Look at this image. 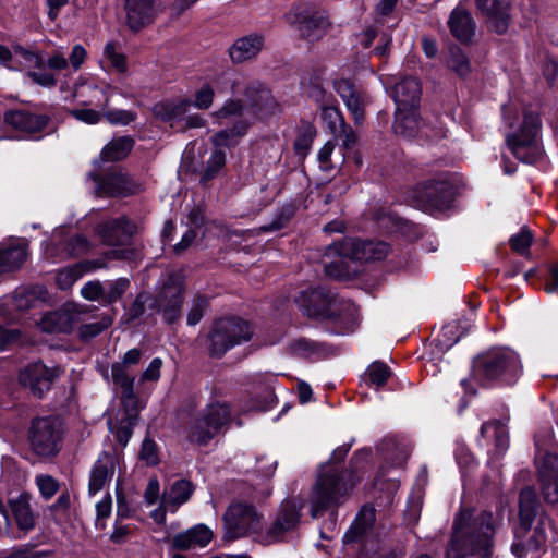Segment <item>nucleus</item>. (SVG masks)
I'll return each mask as SVG.
<instances>
[{
	"label": "nucleus",
	"mask_w": 558,
	"mask_h": 558,
	"mask_svg": "<svg viewBox=\"0 0 558 558\" xmlns=\"http://www.w3.org/2000/svg\"><path fill=\"white\" fill-rule=\"evenodd\" d=\"M215 92L208 84L203 85L195 94L192 106L197 109H208L214 101Z\"/></svg>",
	"instance_id": "nucleus-57"
},
{
	"label": "nucleus",
	"mask_w": 558,
	"mask_h": 558,
	"mask_svg": "<svg viewBox=\"0 0 558 558\" xmlns=\"http://www.w3.org/2000/svg\"><path fill=\"white\" fill-rule=\"evenodd\" d=\"M446 62L448 68L460 78H466L472 72L469 57L458 46L448 49Z\"/></svg>",
	"instance_id": "nucleus-41"
},
{
	"label": "nucleus",
	"mask_w": 558,
	"mask_h": 558,
	"mask_svg": "<svg viewBox=\"0 0 558 558\" xmlns=\"http://www.w3.org/2000/svg\"><path fill=\"white\" fill-rule=\"evenodd\" d=\"M78 118L81 119V122L90 125L97 124L102 120H106L112 125H129L131 122L135 121L137 114L130 110L112 109L107 105L101 111L88 110L78 112Z\"/></svg>",
	"instance_id": "nucleus-24"
},
{
	"label": "nucleus",
	"mask_w": 558,
	"mask_h": 558,
	"mask_svg": "<svg viewBox=\"0 0 558 558\" xmlns=\"http://www.w3.org/2000/svg\"><path fill=\"white\" fill-rule=\"evenodd\" d=\"M501 521L500 514L487 510L460 509L453 519L447 558H464L473 555H478L480 558H493L494 537Z\"/></svg>",
	"instance_id": "nucleus-1"
},
{
	"label": "nucleus",
	"mask_w": 558,
	"mask_h": 558,
	"mask_svg": "<svg viewBox=\"0 0 558 558\" xmlns=\"http://www.w3.org/2000/svg\"><path fill=\"white\" fill-rule=\"evenodd\" d=\"M140 459L147 465H156L159 462L157 445L151 439H145L140 451Z\"/></svg>",
	"instance_id": "nucleus-58"
},
{
	"label": "nucleus",
	"mask_w": 558,
	"mask_h": 558,
	"mask_svg": "<svg viewBox=\"0 0 558 558\" xmlns=\"http://www.w3.org/2000/svg\"><path fill=\"white\" fill-rule=\"evenodd\" d=\"M162 367V360L160 357H155L148 365V367L143 372L141 376L142 381H157L160 377V369Z\"/></svg>",
	"instance_id": "nucleus-62"
},
{
	"label": "nucleus",
	"mask_w": 558,
	"mask_h": 558,
	"mask_svg": "<svg viewBox=\"0 0 558 558\" xmlns=\"http://www.w3.org/2000/svg\"><path fill=\"white\" fill-rule=\"evenodd\" d=\"M28 77L36 84L43 87H53L57 84V78L52 73L46 71H32L27 73Z\"/></svg>",
	"instance_id": "nucleus-59"
},
{
	"label": "nucleus",
	"mask_w": 558,
	"mask_h": 558,
	"mask_svg": "<svg viewBox=\"0 0 558 558\" xmlns=\"http://www.w3.org/2000/svg\"><path fill=\"white\" fill-rule=\"evenodd\" d=\"M112 380L122 391V399L125 402L133 401L134 396V377L130 376L123 364L117 363L111 369Z\"/></svg>",
	"instance_id": "nucleus-43"
},
{
	"label": "nucleus",
	"mask_w": 558,
	"mask_h": 558,
	"mask_svg": "<svg viewBox=\"0 0 558 558\" xmlns=\"http://www.w3.org/2000/svg\"><path fill=\"white\" fill-rule=\"evenodd\" d=\"M448 26L451 35L461 43L470 41L475 33V22L470 11L462 7H456L451 11Z\"/></svg>",
	"instance_id": "nucleus-31"
},
{
	"label": "nucleus",
	"mask_w": 558,
	"mask_h": 558,
	"mask_svg": "<svg viewBox=\"0 0 558 558\" xmlns=\"http://www.w3.org/2000/svg\"><path fill=\"white\" fill-rule=\"evenodd\" d=\"M314 348H315V343L305 338L294 340L290 344L291 352L293 354L300 355V356L310 355L311 353L314 352Z\"/></svg>",
	"instance_id": "nucleus-60"
},
{
	"label": "nucleus",
	"mask_w": 558,
	"mask_h": 558,
	"mask_svg": "<svg viewBox=\"0 0 558 558\" xmlns=\"http://www.w3.org/2000/svg\"><path fill=\"white\" fill-rule=\"evenodd\" d=\"M35 483L45 500H49L59 489V482L48 474L37 475Z\"/></svg>",
	"instance_id": "nucleus-52"
},
{
	"label": "nucleus",
	"mask_w": 558,
	"mask_h": 558,
	"mask_svg": "<svg viewBox=\"0 0 558 558\" xmlns=\"http://www.w3.org/2000/svg\"><path fill=\"white\" fill-rule=\"evenodd\" d=\"M162 0H125V24L132 32H140L151 25L163 12Z\"/></svg>",
	"instance_id": "nucleus-17"
},
{
	"label": "nucleus",
	"mask_w": 558,
	"mask_h": 558,
	"mask_svg": "<svg viewBox=\"0 0 558 558\" xmlns=\"http://www.w3.org/2000/svg\"><path fill=\"white\" fill-rule=\"evenodd\" d=\"M182 290L181 277L174 274L170 275L156 298L144 293L136 296L128 312L129 320L141 317L148 304L162 313L167 323L175 322L181 316Z\"/></svg>",
	"instance_id": "nucleus-4"
},
{
	"label": "nucleus",
	"mask_w": 558,
	"mask_h": 558,
	"mask_svg": "<svg viewBox=\"0 0 558 558\" xmlns=\"http://www.w3.org/2000/svg\"><path fill=\"white\" fill-rule=\"evenodd\" d=\"M63 429L54 416L34 418L28 430V442L33 452L50 458L59 453L62 446Z\"/></svg>",
	"instance_id": "nucleus-8"
},
{
	"label": "nucleus",
	"mask_w": 558,
	"mask_h": 558,
	"mask_svg": "<svg viewBox=\"0 0 558 558\" xmlns=\"http://www.w3.org/2000/svg\"><path fill=\"white\" fill-rule=\"evenodd\" d=\"M208 306V300L204 296H196L193 300L192 307L187 314V324L191 326H195L201 322L204 316V312Z\"/></svg>",
	"instance_id": "nucleus-55"
},
{
	"label": "nucleus",
	"mask_w": 558,
	"mask_h": 558,
	"mask_svg": "<svg viewBox=\"0 0 558 558\" xmlns=\"http://www.w3.org/2000/svg\"><path fill=\"white\" fill-rule=\"evenodd\" d=\"M225 538L234 541L263 533L262 515L245 502L231 504L223 515Z\"/></svg>",
	"instance_id": "nucleus-7"
},
{
	"label": "nucleus",
	"mask_w": 558,
	"mask_h": 558,
	"mask_svg": "<svg viewBox=\"0 0 558 558\" xmlns=\"http://www.w3.org/2000/svg\"><path fill=\"white\" fill-rule=\"evenodd\" d=\"M100 196H126L142 191V185L122 171H113L104 178L93 177Z\"/></svg>",
	"instance_id": "nucleus-19"
},
{
	"label": "nucleus",
	"mask_w": 558,
	"mask_h": 558,
	"mask_svg": "<svg viewBox=\"0 0 558 558\" xmlns=\"http://www.w3.org/2000/svg\"><path fill=\"white\" fill-rule=\"evenodd\" d=\"M89 250L88 240L81 234H76L66 241L64 251L66 256H78Z\"/></svg>",
	"instance_id": "nucleus-54"
},
{
	"label": "nucleus",
	"mask_w": 558,
	"mask_h": 558,
	"mask_svg": "<svg viewBox=\"0 0 558 558\" xmlns=\"http://www.w3.org/2000/svg\"><path fill=\"white\" fill-rule=\"evenodd\" d=\"M245 107L240 100L230 99L214 113L220 124L228 123L243 114Z\"/></svg>",
	"instance_id": "nucleus-47"
},
{
	"label": "nucleus",
	"mask_w": 558,
	"mask_h": 558,
	"mask_svg": "<svg viewBox=\"0 0 558 558\" xmlns=\"http://www.w3.org/2000/svg\"><path fill=\"white\" fill-rule=\"evenodd\" d=\"M11 512L14 521L24 535L35 529L36 517L31 508V496L21 494L17 498L10 501Z\"/></svg>",
	"instance_id": "nucleus-32"
},
{
	"label": "nucleus",
	"mask_w": 558,
	"mask_h": 558,
	"mask_svg": "<svg viewBox=\"0 0 558 558\" xmlns=\"http://www.w3.org/2000/svg\"><path fill=\"white\" fill-rule=\"evenodd\" d=\"M15 60L23 61L25 66L37 68L43 70L45 68V60L36 52L27 50L21 46L14 47Z\"/></svg>",
	"instance_id": "nucleus-50"
},
{
	"label": "nucleus",
	"mask_w": 558,
	"mask_h": 558,
	"mask_svg": "<svg viewBox=\"0 0 558 558\" xmlns=\"http://www.w3.org/2000/svg\"><path fill=\"white\" fill-rule=\"evenodd\" d=\"M81 295L87 301L105 304V283L99 280H90L82 287Z\"/></svg>",
	"instance_id": "nucleus-51"
},
{
	"label": "nucleus",
	"mask_w": 558,
	"mask_h": 558,
	"mask_svg": "<svg viewBox=\"0 0 558 558\" xmlns=\"http://www.w3.org/2000/svg\"><path fill=\"white\" fill-rule=\"evenodd\" d=\"M366 375L371 384L380 387L390 376L389 368L381 362H375L367 368Z\"/></svg>",
	"instance_id": "nucleus-53"
},
{
	"label": "nucleus",
	"mask_w": 558,
	"mask_h": 558,
	"mask_svg": "<svg viewBox=\"0 0 558 558\" xmlns=\"http://www.w3.org/2000/svg\"><path fill=\"white\" fill-rule=\"evenodd\" d=\"M538 478L544 500L547 504H558V459L547 456L539 470Z\"/></svg>",
	"instance_id": "nucleus-23"
},
{
	"label": "nucleus",
	"mask_w": 558,
	"mask_h": 558,
	"mask_svg": "<svg viewBox=\"0 0 558 558\" xmlns=\"http://www.w3.org/2000/svg\"><path fill=\"white\" fill-rule=\"evenodd\" d=\"M481 437L493 439L497 453H502L508 448V429L500 421L485 422L481 426Z\"/></svg>",
	"instance_id": "nucleus-40"
},
{
	"label": "nucleus",
	"mask_w": 558,
	"mask_h": 558,
	"mask_svg": "<svg viewBox=\"0 0 558 558\" xmlns=\"http://www.w3.org/2000/svg\"><path fill=\"white\" fill-rule=\"evenodd\" d=\"M538 114L527 112L524 114L520 130L507 136V144L517 159L525 163H534L542 157L538 143L541 130Z\"/></svg>",
	"instance_id": "nucleus-6"
},
{
	"label": "nucleus",
	"mask_w": 558,
	"mask_h": 558,
	"mask_svg": "<svg viewBox=\"0 0 558 558\" xmlns=\"http://www.w3.org/2000/svg\"><path fill=\"white\" fill-rule=\"evenodd\" d=\"M112 87L109 84L98 85L94 81H84L75 85L73 98L78 107L69 111L77 121L78 112L88 110H104L110 104Z\"/></svg>",
	"instance_id": "nucleus-14"
},
{
	"label": "nucleus",
	"mask_w": 558,
	"mask_h": 558,
	"mask_svg": "<svg viewBox=\"0 0 558 558\" xmlns=\"http://www.w3.org/2000/svg\"><path fill=\"white\" fill-rule=\"evenodd\" d=\"M247 130V124L243 121H236L232 129H226L217 132L211 142L216 148L231 147L235 145L240 137H242Z\"/></svg>",
	"instance_id": "nucleus-42"
},
{
	"label": "nucleus",
	"mask_w": 558,
	"mask_h": 558,
	"mask_svg": "<svg viewBox=\"0 0 558 558\" xmlns=\"http://www.w3.org/2000/svg\"><path fill=\"white\" fill-rule=\"evenodd\" d=\"M45 66L54 71H62L68 69L69 62L62 51L56 50L46 61Z\"/></svg>",
	"instance_id": "nucleus-61"
},
{
	"label": "nucleus",
	"mask_w": 558,
	"mask_h": 558,
	"mask_svg": "<svg viewBox=\"0 0 558 558\" xmlns=\"http://www.w3.org/2000/svg\"><path fill=\"white\" fill-rule=\"evenodd\" d=\"M193 494V485L190 481L178 480L169 487L161 499V506L165 510L175 511L177 508L185 504Z\"/></svg>",
	"instance_id": "nucleus-34"
},
{
	"label": "nucleus",
	"mask_w": 558,
	"mask_h": 558,
	"mask_svg": "<svg viewBox=\"0 0 558 558\" xmlns=\"http://www.w3.org/2000/svg\"><path fill=\"white\" fill-rule=\"evenodd\" d=\"M333 88L342 98L355 123H363L365 101L356 92L354 85L349 80L340 78L333 82Z\"/></svg>",
	"instance_id": "nucleus-29"
},
{
	"label": "nucleus",
	"mask_w": 558,
	"mask_h": 558,
	"mask_svg": "<svg viewBox=\"0 0 558 558\" xmlns=\"http://www.w3.org/2000/svg\"><path fill=\"white\" fill-rule=\"evenodd\" d=\"M287 22L294 25L301 36L314 41L325 36L330 28L328 16L306 7H296L286 14Z\"/></svg>",
	"instance_id": "nucleus-15"
},
{
	"label": "nucleus",
	"mask_w": 558,
	"mask_h": 558,
	"mask_svg": "<svg viewBox=\"0 0 558 558\" xmlns=\"http://www.w3.org/2000/svg\"><path fill=\"white\" fill-rule=\"evenodd\" d=\"M230 409L226 403L208 405L196 416L187 428V439L197 445H206L230 421Z\"/></svg>",
	"instance_id": "nucleus-10"
},
{
	"label": "nucleus",
	"mask_w": 558,
	"mask_h": 558,
	"mask_svg": "<svg viewBox=\"0 0 558 558\" xmlns=\"http://www.w3.org/2000/svg\"><path fill=\"white\" fill-rule=\"evenodd\" d=\"M295 302L307 316L340 318L352 323V327L355 325L356 306L351 301L340 299L325 288L319 287L302 291Z\"/></svg>",
	"instance_id": "nucleus-3"
},
{
	"label": "nucleus",
	"mask_w": 558,
	"mask_h": 558,
	"mask_svg": "<svg viewBox=\"0 0 558 558\" xmlns=\"http://www.w3.org/2000/svg\"><path fill=\"white\" fill-rule=\"evenodd\" d=\"M214 537V532L205 524H197L172 538V546L177 549L187 550L195 547L207 546Z\"/></svg>",
	"instance_id": "nucleus-30"
},
{
	"label": "nucleus",
	"mask_w": 558,
	"mask_h": 558,
	"mask_svg": "<svg viewBox=\"0 0 558 558\" xmlns=\"http://www.w3.org/2000/svg\"><path fill=\"white\" fill-rule=\"evenodd\" d=\"M421 120L417 112V108H411L408 110L396 109V119L393 129L396 134L413 137L421 130Z\"/></svg>",
	"instance_id": "nucleus-37"
},
{
	"label": "nucleus",
	"mask_w": 558,
	"mask_h": 558,
	"mask_svg": "<svg viewBox=\"0 0 558 558\" xmlns=\"http://www.w3.org/2000/svg\"><path fill=\"white\" fill-rule=\"evenodd\" d=\"M325 272L327 276L341 279L348 275L347 268L343 266V260L331 262L325 264Z\"/></svg>",
	"instance_id": "nucleus-64"
},
{
	"label": "nucleus",
	"mask_w": 558,
	"mask_h": 558,
	"mask_svg": "<svg viewBox=\"0 0 558 558\" xmlns=\"http://www.w3.org/2000/svg\"><path fill=\"white\" fill-rule=\"evenodd\" d=\"M130 281L125 278H119L105 283V304L117 302L129 289Z\"/></svg>",
	"instance_id": "nucleus-49"
},
{
	"label": "nucleus",
	"mask_w": 558,
	"mask_h": 558,
	"mask_svg": "<svg viewBox=\"0 0 558 558\" xmlns=\"http://www.w3.org/2000/svg\"><path fill=\"white\" fill-rule=\"evenodd\" d=\"M76 320V313L73 305H64L60 310L46 313L40 322L39 328L45 332H70Z\"/></svg>",
	"instance_id": "nucleus-26"
},
{
	"label": "nucleus",
	"mask_w": 558,
	"mask_h": 558,
	"mask_svg": "<svg viewBox=\"0 0 558 558\" xmlns=\"http://www.w3.org/2000/svg\"><path fill=\"white\" fill-rule=\"evenodd\" d=\"M231 89L235 95L245 97L246 107L254 112L272 114L278 107L269 89L258 81H234Z\"/></svg>",
	"instance_id": "nucleus-16"
},
{
	"label": "nucleus",
	"mask_w": 558,
	"mask_h": 558,
	"mask_svg": "<svg viewBox=\"0 0 558 558\" xmlns=\"http://www.w3.org/2000/svg\"><path fill=\"white\" fill-rule=\"evenodd\" d=\"M421 84L414 77H404L395 85L392 97L396 109L408 110L418 108L421 99Z\"/></svg>",
	"instance_id": "nucleus-28"
},
{
	"label": "nucleus",
	"mask_w": 558,
	"mask_h": 558,
	"mask_svg": "<svg viewBox=\"0 0 558 558\" xmlns=\"http://www.w3.org/2000/svg\"><path fill=\"white\" fill-rule=\"evenodd\" d=\"M26 257L27 247L25 243L0 246V275L19 268L26 260Z\"/></svg>",
	"instance_id": "nucleus-38"
},
{
	"label": "nucleus",
	"mask_w": 558,
	"mask_h": 558,
	"mask_svg": "<svg viewBox=\"0 0 558 558\" xmlns=\"http://www.w3.org/2000/svg\"><path fill=\"white\" fill-rule=\"evenodd\" d=\"M104 59L114 71L119 73L126 72L128 61L120 43L108 41L104 47Z\"/></svg>",
	"instance_id": "nucleus-44"
},
{
	"label": "nucleus",
	"mask_w": 558,
	"mask_h": 558,
	"mask_svg": "<svg viewBox=\"0 0 558 558\" xmlns=\"http://www.w3.org/2000/svg\"><path fill=\"white\" fill-rule=\"evenodd\" d=\"M532 244V234L529 230L522 229L518 234L510 239V245L513 251L524 255Z\"/></svg>",
	"instance_id": "nucleus-56"
},
{
	"label": "nucleus",
	"mask_w": 558,
	"mask_h": 558,
	"mask_svg": "<svg viewBox=\"0 0 558 558\" xmlns=\"http://www.w3.org/2000/svg\"><path fill=\"white\" fill-rule=\"evenodd\" d=\"M389 251L390 247L385 242L351 238L336 242L328 247L330 255L337 254L340 257L360 262L381 260L389 254Z\"/></svg>",
	"instance_id": "nucleus-12"
},
{
	"label": "nucleus",
	"mask_w": 558,
	"mask_h": 558,
	"mask_svg": "<svg viewBox=\"0 0 558 558\" xmlns=\"http://www.w3.org/2000/svg\"><path fill=\"white\" fill-rule=\"evenodd\" d=\"M191 106L192 101L187 98H173L157 102L153 107V113L157 119L167 122L184 116Z\"/></svg>",
	"instance_id": "nucleus-35"
},
{
	"label": "nucleus",
	"mask_w": 558,
	"mask_h": 558,
	"mask_svg": "<svg viewBox=\"0 0 558 558\" xmlns=\"http://www.w3.org/2000/svg\"><path fill=\"white\" fill-rule=\"evenodd\" d=\"M4 121L14 130L32 135L41 132L47 126L49 117L27 109H16L8 111Z\"/></svg>",
	"instance_id": "nucleus-21"
},
{
	"label": "nucleus",
	"mask_w": 558,
	"mask_h": 558,
	"mask_svg": "<svg viewBox=\"0 0 558 558\" xmlns=\"http://www.w3.org/2000/svg\"><path fill=\"white\" fill-rule=\"evenodd\" d=\"M355 485L335 465L323 466L310 495L311 514L317 518L324 511L343 504Z\"/></svg>",
	"instance_id": "nucleus-2"
},
{
	"label": "nucleus",
	"mask_w": 558,
	"mask_h": 558,
	"mask_svg": "<svg viewBox=\"0 0 558 558\" xmlns=\"http://www.w3.org/2000/svg\"><path fill=\"white\" fill-rule=\"evenodd\" d=\"M475 4L497 34L506 33L509 24V0H475Z\"/></svg>",
	"instance_id": "nucleus-22"
},
{
	"label": "nucleus",
	"mask_w": 558,
	"mask_h": 558,
	"mask_svg": "<svg viewBox=\"0 0 558 558\" xmlns=\"http://www.w3.org/2000/svg\"><path fill=\"white\" fill-rule=\"evenodd\" d=\"M322 118L328 124L333 134H338L340 130H344V119L340 110L332 105H322Z\"/></svg>",
	"instance_id": "nucleus-48"
},
{
	"label": "nucleus",
	"mask_w": 558,
	"mask_h": 558,
	"mask_svg": "<svg viewBox=\"0 0 558 558\" xmlns=\"http://www.w3.org/2000/svg\"><path fill=\"white\" fill-rule=\"evenodd\" d=\"M89 263H77L58 271L56 282L62 290L70 289L85 272Z\"/></svg>",
	"instance_id": "nucleus-45"
},
{
	"label": "nucleus",
	"mask_w": 558,
	"mask_h": 558,
	"mask_svg": "<svg viewBox=\"0 0 558 558\" xmlns=\"http://www.w3.org/2000/svg\"><path fill=\"white\" fill-rule=\"evenodd\" d=\"M538 499L536 493L531 487H525L521 490L519 497V517L521 526L529 530L538 511Z\"/></svg>",
	"instance_id": "nucleus-36"
},
{
	"label": "nucleus",
	"mask_w": 558,
	"mask_h": 558,
	"mask_svg": "<svg viewBox=\"0 0 558 558\" xmlns=\"http://www.w3.org/2000/svg\"><path fill=\"white\" fill-rule=\"evenodd\" d=\"M521 372L518 354L510 349H498L478 356L473 364L474 376L486 384H513Z\"/></svg>",
	"instance_id": "nucleus-5"
},
{
	"label": "nucleus",
	"mask_w": 558,
	"mask_h": 558,
	"mask_svg": "<svg viewBox=\"0 0 558 558\" xmlns=\"http://www.w3.org/2000/svg\"><path fill=\"white\" fill-rule=\"evenodd\" d=\"M86 56L87 52L85 48L82 45H75L68 59L69 66H71L73 71H77L84 63Z\"/></svg>",
	"instance_id": "nucleus-63"
},
{
	"label": "nucleus",
	"mask_w": 558,
	"mask_h": 558,
	"mask_svg": "<svg viewBox=\"0 0 558 558\" xmlns=\"http://www.w3.org/2000/svg\"><path fill=\"white\" fill-rule=\"evenodd\" d=\"M264 47V37L250 34L238 38L229 48V57L235 64L250 61L257 57Z\"/></svg>",
	"instance_id": "nucleus-25"
},
{
	"label": "nucleus",
	"mask_w": 558,
	"mask_h": 558,
	"mask_svg": "<svg viewBox=\"0 0 558 558\" xmlns=\"http://www.w3.org/2000/svg\"><path fill=\"white\" fill-rule=\"evenodd\" d=\"M253 330L250 324L239 318L217 320L209 335V352L211 356L221 357L228 350L250 341Z\"/></svg>",
	"instance_id": "nucleus-9"
},
{
	"label": "nucleus",
	"mask_w": 558,
	"mask_h": 558,
	"mask_svg": "<svg viewBox=\"0 0 558 558\" xmlns=\"http://www.w3.org/2000/svg\"><path fill=\"white\" fill-rule=\"evenodd\" d=\"M114 474V461L111 454L101 452L92 466L88 483L89 495H96L110 483Z\"/></svg>",
	"instance_id": "nucleus-27"
},
{
	"label": "nucleus",
	"mask_w": 558,
	"mask_h": 558,
	"mask_svg": "<svg viewBox=\"0 0 558 558\" xmlns=\"http://www.w3.org/2000/svg\"><path fill=\"white\" fill-rule=\"evenodd\" d=\"M58 376V367H48L41 362H34L21 369L19 380L34 396L41 398L46 391L50 390L53 380Z\"/></svg>",
	"instance_id": "nucleus-18"
},
{
	"label": "nucleus",
	"mask_w": 558,
	"mask_h": 558,
	"mask_svg": "<svg viewBox=\"0 0 558 558\" xmlns=\"http://www.w3.org/2000/svg\"><path fill=\"white\" fill-rule=\"evenodd\" d=\"M226 165V153L220 148H216L209 159L206 162L204 173L202 175V182L206 183L214 179Z\"/></svg>",
	"instance_id": "nucleus-46"
},
{
	"label": "nucleus",
	"mask_w": 558,
	"mask_h": 558,
	"mask_svg": "<svg viewBox=\"0 0 558 558\" xmlns=\"http://www.w3.org/2000/svg\"><path fill=\"white\" fill-rule=\"evenodd\" d=\"M413 201L425 211H442L448 209L454 197V186L447 177H439L422 183L413 191Z\"/></svg>",
	"instance_id": "nucleus-11"
},
{
	"label": "nucleus",
	"mask_w": 558,
	"mask_h": 558,
	"mask_svg": "<svg viewBox=\"0 0 558 558\" xmlns=\"http://www.w3.org/2000/svg\"><path fill=\"white\" fill-rule=\"evenodd\" d=\"M134 146L131 136L112 138L101 150L100 159L105 162H113L124 159Z\"/></svg>",
	"instance_id": "nucleus-39"
},
{
	"label": "nucleus",
	"mask_w": 558,
	"mask_h": 558,
	"mask_svg": "<svg viewBox=\"0 0 558 558\" xmlns=\"http://www.w3.org/2000/svg\"><path fill=\"white\" fill-rule=\"evenodd\" d=\"M136 225L126 217H120L99 223L97 234L108 245L117 246L126 244L136 233Z\"/></svg>",
	"instance_id": "nucleus-20"
},
{
	"label": "nucleus",
	"mask_w": 558,
	"mask_h": 558,
	"mask_svg": "<svg viewBox=\"0 0 558 558\" xmlns=\"http://www.w3.org/2000/svg\"><path fill=\"white\" fill-rule=\"evenodd\" d=\"M303 501L300 499H287L280 505L274 522L258 536V542L272 544L283 539L286 533L293 531L300 523V511Z\"/></svg>",
	"instance_id": "nucleus-13"
},
{
	"label": "nucleus",
	"mask_w": 558,
	"mask_h": 558,
	"mask_svg": "<svg viewBox=\"0 0 558 558\" xmlns=\"http://www.w3.org/2000/svg\"><path fill=\"white\" fill-rule=\"evenodd\" d=\"M375 510L372 507H363L352 523L350 530L344 534L343 542L351 543L367 538L375 524Z\"/></svg>",
	"instance_id": "nucleus-33"
}]
</instances>
